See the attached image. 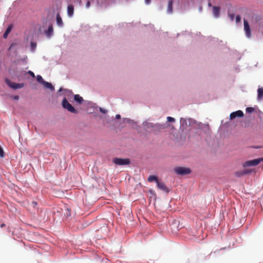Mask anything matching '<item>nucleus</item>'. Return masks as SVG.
I'll use <instances>...</instances> for the list:
<instances>
[{"label":"nucleus","instance_id":"1","mask_svg":"<svg viewBox=\"0 0 263 263\" xmlns=\"http://www.w3.org/2000/svg\"><path fill=\"white\" fill-rule=\"evenodd\" d=\"M251 165H243L242 170L235 172L234 175L236 177H240L245 175H250L255 173V170L249 166Z\"/></svg>","mask_w":263,"mask_h":263},{"label":"nucleus","instance_id":"2","mask_svg":"<svg viewBox=\"0 0 263 263\" xmlns=\"http://www.w3.org/2000/svg\"><path fill=\"white\" fill-rule=\"evenodd\" d=\"M145 129H149L151 132H156L163 128L162 125L159 124H154L148 122H145L143 123Z\"/></svg>","mask_w":263,"mask_h":263},{"label":"nucleus","instance_id":"3","mask_svg":"<svg viewBox=\"0 0 263 263\" xmlns=\"http://www.w3.org/2000/svg\"><path fill=\"white\" fill-rule=\"evenodd\" d=\"M7 85L13 89H17L23 88L24 86V83H16L9 80L8 79H6L5 80Z\"/></svg>","mask_w":263,"mask_h":263},{"label":"nucleus","instance_id":"4","mask_svg":"<svg viewBox=\"0 0 263 263\" xmlns=\"http://www.w3.org/2000/svg\"><path fill=\"white\" fill-rule=\"evenodd\" d=\"M62 106L64 108L67 109L69 111L76 114L77 111L76 109L68 102L66 98H64L62 101Z\"/></svg>","mask_w":263,"mask_h":263},{"label":"nucleus","instance_id":"5","mask_svg":"<svg viewBox=\"0 0 263 263\" xmlns=\"http://www.w3.org/2000/svg\"><path fill=\"white\" fill-rule=\"evenodd\" d=\"M175 172L178 175H185L190 174L191 170L189 167L179 166L175 168Z\"/></svg>","mask_w":263,"mask_h":263},{"label":"nucleus","instance_id":"6","mask_svg":"<svg viewBox=\"0 0 263 263\" xmlns=\"http://www.w3.org/2000/svg\"><path fill=\"white\" fill-rule=\"evenodd\" d=\"M112 162L115 164H129L130 163V159L128 158L121 159L116 158L114 159Z\"/></svg>","mask_w":263,"mask_h":263},{"label":"nucleus","instance_id":"7","mask_svg":"<svg viewBox=\"0 0 263 263\" xmlns=\"http://www.w3.org/2000/svg\"><path fill=\"white\" fill-rule=\"evenodd\" d=\"M244 30L247 37L250 38L251 36V29L249 26V23L245 19L243 20Z\"/></svg>","mask_w":263,"mask_h":263},{"label":"nucleus","instance_id":"8","mask_svg":"<svg viewBox=\"0 0 263 263\" xmlns=\"http://www.w3.org/2000/svg\"><path fill=\"white\" fill-rule=\"evenodd\" d=\"M244 116L242 111L239 110L234 112H232L230 115V118L231 120H233L236 117H243Z\"/></svg>","mask_w":263,"mask_h":263},{"label":"nucleus","instance_id":"9","mask_svg":"<svg viewBox=\"0 0 263 263\" xmlns=\"http://www.w3.org/2000/svg\"><path fill=\"white\" fill-rule=\"evenodd\" d=\"M157 187L159 190H160L164 192L168 193L170 191L168 188L166 186L165 184L163 182H160L159 181H158V182H157Z\"/></svg>","mask_w":263,"mask_h":263},{"label":"nucleus","instance_id":"10","mask_svg":"<svg viewBox=\"0 0 263 263\" xmlns=\"http://www.w3.org/2000/svg\"><path fill=\"white\" fill-rule=\"evenodd\" d=\"M262 161H263V157L262 158L255 159H254V160H252L247 161H246L245 163L244 164H247V165H249V164H258L259 163H260L261 162H262Z\"/></svg>","mask_w":263,"mask_h":263},{"label":"nucleus","instance_id":"11","mask_svg":"<svg viewBox=\"0 0 263 263\" xmlns=\"http://www.w3.org/2000/svg\"><path fill=\"white\" fill-rule=\"evenodd\" d=\"M213 13L215 17H218L220 15V7L213 6L212 8Z\"/></svg>","mask_w":263,"mask_h":263},{"label":"nucleus","instance_id":"12","mask_svg":"<svg viewBox=\"0 0 263 263\" xmlns=\"http://www.w3.org/2000/svg\"><path fill=\"white\" fill-rule=\"evenodd\" d=\"M74 13V7L72 4H69L67 7V14L69 16L71 17Z\"/></svg>","mask_w":263,"mask_h":263},{"label":"nucleus","instance_id":"13","mask_svg":"<svg viewBox=\"0 0 263 263\" xmlns=\"http://www.w3.org/2000/svg\"><path fill=\"white\" fill-rule=\"evenodd\" d=\"M53 32V27L52 25H51L48 27L47 30L45 31V34L47 37H50L52 35Z\"/></svg>","mask_w":263,"mask_h":263},{"label":"nucleus","instance_id":"14","mask_svg":"<svg viewBox=\"0 0 263 263\" xmlns=\"http://www.w3.org/2000/svg\"><path fill=\"white\" fill-rule=\"evenodd\" d=\"M56 20H57V25L59 26V27H62L63 26V21H62V19L59 13H58L57 14V18H56Z\"/></svg>","mask_w":263,"mask_h":263},{"label":"nucleus","instance_id":"15","mask_svg":"<svg viewBox=\"0 0 263 263\" xmlns=\"http://www.w3.org/2000/svg\"><path fill=\"white\" fill-rule=\"evenodd\" d=\"M12 27L13 26L12 25H9L8 26V27L6 29L4 34V35H3V37L4 39H6L9 33L11 31V30L12 29Z\"/></svg>","mask_w":263,"mask_h":263},{"label":"nucleus","instance_id":"16","mask_svg":"<svg viewBox=\"0 0 263 263\" xmlns=\"http://www.w3.org/2000/svg\"><path fill=\"white\" fill-rule=\"evenodd\" d=\"M43 85H44V87L50 89L51 91H53L54 90V88L52 85L48 82L45 81Z\"/></svg>","mask_w":263,"mask_h":263},{"label":"nucleus","instance_id":"17","mask_svg":"<svg viewBox=\"0 0 263 263\" xmlns=\"http://www.w3.org/2000/svg\"><path fill=\"white\" fill-rule=\"evenodd\" d=\"M74 99L76 102H78L79 104H81L83 101V98L79 95H75L74 96Z\"/></svg>","mask_w":263,"mask_h":263},{"label":"nucleus","instance_id":"18","mask_svg":"<svg viewBox=\"0 0 263 263\" xmlns=\"http://www.w3.org/2000/svg\"><path fill=\"white\" fill-rule=\"evenodd\" d=\"M147 180L149 182H153V181H155L156 182V183H157V182H158V179L157 178V176H154V175H150L148 179H147Z\"/></svg>","mask_w":263,"mask_h":263},{"label":"nucleus","instance_id":"19","mask_svg":"<svg viewBox=\"0 0 263 263\" xmlns=\"http://www.w3.org/2000/svg\"><path fill=\"white\" fill-rule=\"evenodd\" d=\"M167 11L169 13H171L173 12V1L172 0L168 2Z\"/></svg>","mask_w":263,"mask_h":263},{"label":"nucleus","instance_id":"20","mask_svg":"<svg viewBox=\"0 0 263 263\" xmlns=\"http://www.w3.org/2000/svg\"><path fill=\"white\" fill-rule=\"evenodd\" d=\"M258 99H261L263 97V88H259L257 90Z\"/></svg>","mask_w":263,"mask_h":263},{"label":"nucleus","instance_id":"21","mask_svg":"<svg viewBox=\"0 0 263 263\" xmlns=\"http://www.w3.org/2000/svg\"><path fill=\"white\" fill-rule=\"evenodd\" d=\"M36 80L38 82L42 83L43 84L45 81L43 80V78L40 75H37L36 77Z\"/></svg>","mask_w":263,"mask_h":263},{"label":"nucleus","instance_id":"22","mask_svg":"<svg viewBox=\"0 0 263 263\" xmlns=\"http://www.w3.org/2000/svg\"><path fill=\"white\" fill-rule=\"evenodd\" d=\"M254 111V109L253 107H247L246 108V112L248 113H251Z\"/></svg>","mask_w":263,"mask_h":263},{"label":"nucleus","instance_id":"23","mask_svg":"<svg viewBox=\"0 0 263 263\" xmlns=\"http://www.w3.org/2000/svg\"><path fill=\"white\" fill-rule=\"evenodd\" d=\"M167 121L170 122H174L175 120L173 117H167Z\"/></svg>","mask_w":263,"mask_h":263},{"label":"nucleus","instance_id":"24","mask_svg":"<svg viewBox=\"0 0 263 263\" xmlns=\"http://www.w3.org/2000/svg\"><path fill=\"white\" fill-rule=\"evenodd\" d=\"M0 157L3 158L4 157V152L2 147L0 146Z\"/></svg>","mask_w":263,"mask_h":263},{"label":"nucleus","instance_id":"25","mask_svg":"<svg viewBox=\"0 0 263 263\" xmlns=\"http://www.w3.org/2000/svg\"><path fill=\"white\" fill-rule=\"evenodd\" d=\"M228 15L231 19V21H233L234 19L235 15L234 13H229Z\"/></svg>","mask_w":263,"mask_h":263},{"label":"nucleus","instance_id":"26","mask_svg":"<svg viewBox=\"0 0 263 263\" xmlns=\"http://www.w3.org/2000/svg\"><path fill=\"white\" fill-rule=\"evenodd\" d=\"M236 23H238L240 22V20H241V17L240 16V15H237L236 16Z\"/></svg>","mask_w":263,"mask_h":263},{"label":"nucleus","instance_id":"27","mask_svg":"<svg viewBox=\"0 0 263 263\" xmlns=\"http://www.w3.org/2000/svg\"><path fill=\"white\" fill-rule=\"evenodd\" d=\"M37 202H36V201H32V202H31V205H32L34 208H36V206H37Z\"/></svg>","mask_w":263,"mask_h":263},{"label":"nucleus","instance_id":"28","mask_svg":"<svg viewBox=\"0 0 263 263\" xmlns=\"http://www.w3.org/2000/svg\"><path fill=\"white\" fill-rule=\"evenodd\" d=\"M28 73H29V74L31 77H32L33 78H34V77H35L34 73L32 71H31L29 70V71H28Z\"/></svg>","mask_w":263,"mask_h":263},{"label":"nucleus","instance_id":"29","mask_svg":"<svg viewBox=\"0 0 263 263\" xmlns=\"http://www.w3.org/2000/svg\"><path fill=\"white\" fill-rule=\"evenodd\" d=\"M100 111L101 112L103 113V114H106V112H107V110H105V109H103V108H101V107H100Z\"/></svg>","mask_w":263,"mask_h":263},{"label":"nucleus","instance_id":"30","mask_svg":"<svg viewBox=\"0 0 263 263\" xmlns=\"http://www.w3.org/2000/svg\"><path fill=\"white\" fill-rule=\"evenodd\" d=\"M90 6V2L89 1H88L87 3H86V7L87 8H89Z\"/></svg>","mask_w":263,"mask_h":263},{"label":"nucleus","instance_id":"31","mask_svg":"<svg viewBox=\"0 0 263 263\" xmlns=\"http://www.w3.org/2000/svg\"><path fill=\"white\" fill-rule=\"evenodd\" d=\"M13 98L14 100H18L19 99V96H14L13 97Z\"/></svg>","mask_w":263,"mask_h":263},{"label":"nucleus","instance_id":"32","mask_svg":"<svg viewBox=\"0 0 263 263\" xmlns=\"http://www.w3.org/2000/svg\"><path fill=\"white\" fill-rule=\"evenodd\" d=\"M31 45V46H32V48H34V47H36V44L35 43H34L32 42Z\"/></svg>","mask_w":263,"mask_h":263},{"label":"nucleus","instance_id":"33","mask_svg":"<svg viewBox=\"0 0 263 263\" xmlns=\"http://www.w3.org/2000/svg\"><path fill=\"white\" fill-rule=\"evenodd\" d=\"M116 118L117 119H119L121 118V116L120 115H116Z\"/></svg>","mask_w":263,"mask_h":263},{"label":"nucleus","instance_id":"34","mask_svg":"<svg viewBox=\"0 0 263 263\" xmlns=\"http://www.w3.org/2000/svg\"><path fill=\"white\" fill-rule=\"evenodd\" d=\"M151 0H145L146 4H148L150 3Z\"/></svg>","mask_w":263,"mask_h":263},{"label":"nucleus","instance_id":"35","mask_svg":"<svg viewBox=\"0 0 263 263\" xmlns=\"http://www.w3.org/2000/svg\"><path fill=\"white\" fill-rule=\"evenodd\" d=\"M5 224L4 223H2V224H1V228H3V227H5Z\"/></svg>","mask_w":263,"mask_h":263},{"label":"nucleus","instance_id":"36","mask_svg":"<svg viewBox=\"0 0 263 263\" xmlns=\"http://www.w3.org/2000/svg\"><path fill=\"white\" fill-rule=\"evenodd\" d=\"M208 6H209V7H211V6H212V4H211V3L210 2H209V3H208Z\"/></svg>","mask_w":263,"mask_h":263},{"label":"nucleus","instance_id":"37","mask_svg":"<svg viewBox=\"0 0 263 263\" xmlns=\"http://www.w3.org/2000/svg\"><path fill=\"white\" fill-rule=\"evenodd\" d=\"M59 91H62V88H60V89H59Z\"/></svg>","mask_w":263,"mask_h":263}]
</instances>
